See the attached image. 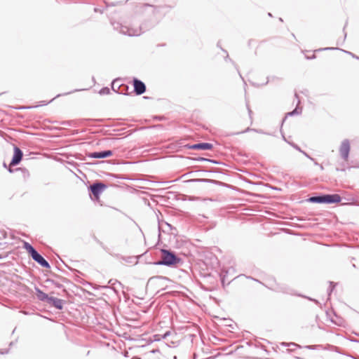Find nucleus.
Returning <instances> with one entry per match:
<instances>
[{
    "instance_id": "nucleus-1",
    "label": "nucleus",
    "mask_w": 359,
    "mask_h": 359,
    "mask_svg": "<svg viewBox=\"0 0 359 359\" xmlns=\"http://www.w3.org/2000/svg\"><path fill=\"white\" fill-rule=\"evenodd\" d=\"M161 259L155 263L156 265L171 266L181 261L179 257L170 250L163 249L161 250Z\"/></svg>"
},
{
    "instance_id": "nucleus-2",
    "label": "nucleus",
    "mask_w": 359,
    "mask_h": 359,
    "mask_svg": "<svg viewBox=\"0 0 359 359\" xmlns=\"http://www.w3.org/2000/svg\"><path fill=\"white\" fill-rule=\"evenodd\" d=\"M112 25L114 29L119 31L120 33L128 35L129 36H140L142 32V28L140 27H130L127 25H123L118 22H113Z\"/></svg>"
},
{
    "instance_id": "nucleus-3",
    "label": "nucleus",
    "mask_w": 359,
    "mask_h": 359,
    "mask_svg": "<svg viewBox=\"0 0 359 359\" xmlns=\"http://www.w3.org/2000/svg\"><path fill=\"white\" fill-rule=\"evenodd\" d=\"M309 201L316 203H334L341 201V197L338 194H325L322 196H312Z\"/></svg>"
},
{
    "instance_id": "nucleus-4",
    "label": "nucleus",
    "mask_w": 359,
    "mask_h": 359,
    "mask_svg": "<svg viewBox=\"0 0 359 359\" xmlns=\"http://www.w3.org/2000/svg\"><path fill=\"white\" fill-rule=\"evenodd\" d=\"M351 147L349 140L345 139L342 141L339 147V154L341 157L344 160L347 161L350 152Z\"/></svg>"
},
{
    "instance_id": "nucleus-5",
    "label": "nucleus",
    "mask_w": 359,
    "mask_h": 359,
    "mask_svg": "<svg viewBox=\"0 0 359 359\" xmlns=\"http://www.w3.org/2000/svg\"><path fill=\"white\" fill-rule=\"evenodd\" d=\"M22 151L18 147H14V154L10 163V166H14L20 163L22 158Z\"/></svg>"
},
{
    "instance_id": "nucleus-6",
    "label": "nucleus",
    "mask_w": 359,
    "mask_h": 359,
    "mask_svg": "<svg viewBox=\"0 0 359 359\" xmlns=\"http://www.w3.org/2000/svg\"><path fill=\"white\" fill-rule=\"evenodd\" d=\"M32 258L36 262L41 266L49 269L50 267L49 263L37 252L36 251L31 255Z\"/></svg>"
},
{
    "instance_id": "nucleus-7",
    "label": "nucleus",
    "mask_w": 359,
    "mask_h": 359,
    "mask_svg": "<svg viewBox=\"0 0 359 359\" xmlns=\"http://www.w3.org/2000/svg\"><path fill=\"white\" fill-rule=\"evenodd\" d=\"M106 186L101 182L94 183L90 186V189L95 196H98L105 189Z\"/></svg>"
},
{
    "instance_id": "nucleus-8",
    "label": "nucleus",
    "mask_w": 359,
    "mask_h": 359,
    "mask_svg": "<svg viewBox=\"0 0 359 359\" xmlns=\"http://www.w3.org/2000/svg\"><path fill=\"white\" fill-rule=\"evenodd\" d=\"M133 85L134 90L137 95H142L145 92V84L140 80H138L137 79H134Z\"/></svg>"
},
{
    "instance_id": "nucleus-9",
    "label": "nucleus",
    "mask_w": 359,
    "mask_h": 359,
    "mask_svg": "<svg viewBox=\"0 0 359 359\" xmlns=\"http://www.w3.org/2000/svg\"><path fill=\"white\" fill-rule=\"evenodd\" d=\"M112 155L111 150H105L102 151H95L89 154L88 156L93 158H104Z\"/></svg>"
},
{
    "instance_id": "nucleus-10",
    "label": "nucleus",
    "mask_w": 359,
    "mask_h": 359,
    "mask_svg": "<svg viewBox=\"0 0 359 359\" xmlns=\"http://www.w3.org/2000/svg\"><path fill=\"white\" fill-rule=\"evenodd\" d=\"M213 146L210 143L208 142H202L193 144L189 147L190 149H201V150H210L212 149Z\"/></svg>"
},
{
    "instance_id": "nucleus-11",
    "label": "nucleus",
    "mask_w": 359,
    "mask_h": 359,
    "mask_svg": "<svg viewBox=\"0 0 359 359\" xmlns=\"http://www.w3.org/2000/svg\"><path fill=\"white\" fill-rule=\"evenodd\" d=\"M48 304H51L57 309H62L63 308V301L60 299L50 297L48 299Z\"/></svg>"
},
{
    "instance_id": "nucleus-12",
    "label": "nucleus",
    "mask_w": 359,
    "mask_h": 359,
    "mask_svg": "<svg viewBox=\"0 0 359 359\" xmlns=\"http://www.w3.org/2000/svg\"><path fill=\"white\" fill-rule=\"evenodd\" d=\"M36 294H37V297L39 300L46 301L47 302H48V299L50 297H48V295L47 294L44 293L39 288H36Z\"/></svg>"
},
{
    "instance_id": "nucleus-13",
    "label": "nucleus",
    "mask_w": 359,
    "mask_h": 359,
    "mask_svg": "<svg viewBox=\"0 0 359 359\" xmlns=\"http://www.w3.org/2000/svg\"><path fill=\"white\" fill-rule=\"evenodd\" d=\"M171 334V332L170 331H167L165 334H163V335H161V334H154L153 336V341H158L161 339H167V337L168 336H170Z\"/></svg>"
},
{
    "instance_id": "nucleus-14",
    "label": "nucleus",
    "mask_w": 359,
    "mask_h": 359,
    "mask_svg": "<svg viewBox=\"0 0 359 359\" xmlns=\"http://www.w3.org/2000/svg\"><path fill=\"white\" fill-rule=\"evenodd\" d=\"M24 248L32 255L36 250L27 242L24 243Z\"/></svg>"
},
{
    "instance_id": "nucleus-15",
    "label": "nucleus",
    "mask_w": 359,
    "mask_h": 359,
    "mask_svg": "<svg viewBox=\"0 0 359 359\" xmlns=\"http://www.w3.org/2000/svg\"><path fill=\"white\" fill-rule=\"evenodd\" d=\"M292 147H294L295 149H297V151L302 152L305 156H306L307 158H309V159H311V161H314V159L313 158H311L309 154H307L305 151H302L300 147L299 146H297V144H294V143H290Z\"/></svg>"
},
{
    "instance_id": "nucleus-16",
    "label": "nucleus",
    "mask_w": 359,
    "mask_h": 359,
    "mask_svg": "<svg viewBox=\"0 0 359 359\" xmlns=\"http://www.w3.org/2000/svg\"><path fill=\"white\" fill-rule=\"evenodd\" d=\"M302 113V108L297 107L292 111L287 114L288 116L298 115Z\"/></svg>"
},
{
    "instance_id": "nucleus-17",
    "label": "nucleus",
    "mask_w": 359,
    "mask_h": 359,
    "mask_svg": "<svg viewBox=\"0 0 359 359\" xmlns=\"http://www.w3.org/2000/svg\"><path fill=\"white\" fill-rule=\"evenodd\" d=\"M249 131H255L256 133H262L264 134V133L261 130H257V129H253V128H248L246 130H245L243 132H240V133H237L236 134H241V133H246V132H249Z\"/></svg>"
},
{
    "instance_id": "nucleus-18",
    "label": "nucleus",
    "mask_w": 359,
    "mask_h": 359,
    "mask_svg": "<svg viewBox=\"0 0 359 359\" xmlns=\"http://www.w3.org/2000/svg\"><path fill=\"white\" fill-rule=\"evenodd\" d=\"M109 92H110L109 88H107V87H105V88H102L100 90L99 93H100V95H107V94H109Z\"/></svg>"
},
{
    "instance_id": "nucleus-19",
    "label": "nucleus",
    "mask_w": 359,
    "mask_h": 359,
    "mask_svg": "<svg viewBox=\"0 0 359 359\" xmlns=\"http://www.w3.org/2000/svg\"><path fill=\"white\" fill-rule=\"evenodd\" d=\"M283 345L289 346L290 348V350H291V351L294 350V348L295 347L298 346L297 344H296L294 343H290V344L283 343Z\"/></svg>"
},
{
    "instance_id": "nucleus-20",
    "label": "nucleus",
    "mask_w": 359,
    "mask_h": 359,
    "mask_svg": "<svg viewBox=\"0 0 359 359\" xmlns=\"http://www.w3.org/2000/svg\"><path fill=\"white\" fill-rule=\"evenodd\" d=\"M144 8H150L151 10H152V12L153 13H155L156 10V8L151 6V5H149V4H144L143 6Z\"/></svg>"
},
{
    "instance_id": "nucleus-21",
    "label": "nucleus",
    "mask_w": 359,
    "mask_h": 359,
    "mask_svg": "<svg viewBox=\"0 0 359 359\" xmlns=\"http://www.w3.org/2000/svg\"><path fill=\"white\" fill-rule=\"evenodd\" d=\"M346 53H348L349 55H351L353 57L357 59V60H359V57L355 55L354 54H353L351 52H348V51H346V50H344Z\"/></svg>"
},
{
    "instance_id": "nucleus-22",
    "label": "nucleus",
    "mask_w": 359,
    "mask_h": 359,
    "mask_svg": "<svg viewBox=\"0 0 359 359\" xmlns=\"http://www.w3.org/2000/svg\"><path fill=\"white\" fill-rule=\"evenodd\" d=\"M346 53H348L349 55H351L353 57L357 59V60H359V57L355 55L354 54H353L351 52H348V51H346V50H344Z\"/></svg>"
},
{
    "instance_id": "nucleus-23",
    "label": "nucleus",
    "mask_w": 359,
    "mask_h": 359,
    "mask_svg": "<svg viewBox=\"0 0 359 359\" xmlns=\"http://www.w3.org/2000/svg\"><path fill=\"white\" fill-rule=\"evenodd\" d=\"M200 161H210V162H212V163H217L216 161H212V160H210V159H208V158H201Z\"/></svg>"
},
{
    "instance_id": "nucleus-24",
    "label": "nucleus",
    "mask_w": 359,
    "mask_h": 359,
    "mask_svg": "<svg viewBox=\"0 0 359 359\" xmlns=\"http://www.w3.org/2000/svg\"><path fill=\"white\" fill-rule=\"evenodd\" d=\"M333 49H337V48H320L318 50L321 51V50H333Z\"/></svg>"
},
{
    "instance_id": "nucleus-25",
    "label": "nucleus",
    "mask_w": 359,
    "mask_h": 359,
    "mask_svg": "<svg viewBox=\"0 0 359 359\" xmlns=\"http://www.w3.org/2000/svg\"><path fill=\"white\" fill-rule=\"evenodd\" d=\"M248 109L249 115L250 116L252 111L250 109V108L248 107Z\"/></svg>"
},
{
    "instance_id": "nucleus-26",
    "label": "nucleus",
    "mask_w": 359,
    "mask_h": 359,
    "mask_svg": "<svg viewBox=\"0 0 359 359\" xmlns=\"http://www.w3.org/2000/svg\"><path fill=\"white\" fill-rule=\"evenodd\" d=\"M8 171H9V172H13V170H12L11 168H9V169H8Z\"/></svg>"
},
{
    "instance_id": "nucleus-27",
    "label": "nucleus",
    "mask_w": 359,
    "mask_h": 359,
    "mask_svg": "<svg viewBox=\"0 0 359 359\" xmlns=\"http://www.w3.org/2000/svg\"><path fill=\"white\" fill-rule=\"evenodd\" d=\"M116 81H114L113 83H112V88H114V85Z\"/></svg>"
},
{
    "instance_id": "nucleus-28",
    "label": "nucleus",
    "mask_w": 359,
    "mask_h": 359,
    "mask_svg": "<svg viewBox=\"0 0 359 359\" xmlns=\"http://www.w3.org/2000/svg\"><path fill=\"white\" fill-rule=\"evenodd\" d=\"M320 169H321V170H323V165H320Z\"/></svg>"
},
{
    "instance_id": "nucleus-29",
    "label": "nucleus",
    "mask_w": 359,
    "mask_h": 359,
    "mask_svg": "<svg viewBox=\"0 0 359 359\" xmlns=\"http://www.w3.org/2000/svg\"><path fill=\"white\" fill-rule=\"evenodd\" d=\"M173 359H177V357L176 356H174V358Z\"/></svg>"
}]
</instances>
